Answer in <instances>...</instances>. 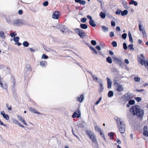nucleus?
Masks as SVG:
<instances>
[{
	"label": "nucleus",
	"mask_w": 148,
	"mask_h": 148,
	"mask_svg": "<svg viewBox=\"0 0 148 148\" xmlns=\"http://www.w3.org/2000/svg\"><path fill=\"white\" fill-rule=\"evenodd\" d=\"M101 99H102V97H100L99 100L98 101H97L95 103V104L96 105H97L99 103V102H100V101L101 100Z\"/></svg>",
	"instance_id": "43"
},
{
	"label": "nucleus",
	"mask_w": 148,
	"mask_h": 148,
	"mask_svg": "<svg viewBox=\"0 0 148 148\" xmlns=\"http://www.w3.org/2000/svg\"><path fill=\"white\" fill-rule=\"evenodd\" d=\"M116 141L119 144H120L121 143V142L119 139H116Z\"/></svg>",
	"instance_id": "62"
},
{
	"label": "nucleus",
	"mask_w": 148,
	"mask_h": 148,
	"mask_svg": "<svg viewBox=\"0 0 148 148\" xmlns=\"http://www.w3.org/2000/svg\"><path fill=\"white\" fill-rule=\"evenodd\" d=\"M121 120L120 119L118 118L116 120V122L118 124L120 132L121 133H123L125 132V125L123 122L121 121Z\"/></svg>",
	"instance_id": "2"
},
{
	"label": "nucleus",
	"mask_w": 148,
	"mask_h": 148,
	"mask_svg": "<svg viewBox=\"0 0 148 148\" xmlns=\"http://www.w3.org/2000/svg\"><path fill=\"white\" fill-rule=\"evenodd\" d=\"M117 91L121 92L123 90V88L122 85H119L118 86L117 88L116 89Z\"/></svg>",
	"instance_id": "19"
},
{
	"label": "nucleus",
	"mask_w": 148,
	"mask_h": 148,
	"mask_svg": "<svg viewBox=\"0 0 148 148\" xmlns=\"http://www.w3.org/2000/svg\"><path fill=\"white\" fill-rule=\"evenodd\" d=\"M134 80L135 81H137V82H138L139 81V77H134Z\"/></svg>",
	"instance_id": "57"
},
{
	"label": "nucleus",
	"mask_w": 148,
	"mask_h": 148,
	"mask_svg": "<svg viewBox=\"0 0 148 148\" xmlns=\"http://www.w3.org/2000/svg\"><path fill=\"white\" fill-rule=\"evenodd\" d=\"M75 31L78 35L82 38H83L86 36V34L83 30L79 28L75 29Z\"/></svg>",
	"instance_id": "5"
},
{
	"label": "nucleus",
	"mask_w": 148,
	"mask_h": 148,
	"mask_svg": "<svg viewBox=\"0 0 148 148\" xmlns=\"http://www.w3.org/2000/svg\"><path fill=\"white\" fill-rule=\"evenodd\" d=\"M139 31L141 34H142L143 37H146L147 36L144 27H143L142 25L140 24V22L139 21Z\"/></svg>",
	"instance_id": "6"
},
{
	"label": "nucleus",
	"mask_w": 148,
	"mask_h": 148,
	"mask_svg": "<svg viewBox=\"0 0 148 148\" xmlns=\"http://www.w3.org/2000/svg\"><path fill=\"white\" fill-rule=\"evenodd\" d=\"M91 44L92 45H96V41L95 40H91Z\"/></svg>",
	"instance_id": "50"
},
{
	"label": "nucleus",
	"mask_w": 148,
	"mask_h": 148,
	"mask_svg": "<svg viewBox=\"0 0 148 148\" xmlns=\"http://www.w3.org/2000/svg\"><path fill=\"white\" fill-rule=\"evenodd\" d=\"M49 2L47 1H45L43 4V5L45 6H46L48 5Z\"/></svg>",
	"instance_id": "42"
},
{
	"label": "nucleus",
	"mask_w": 148,
	"mask_h": 148,
	"mask_svg": "<svg viewBox=\"0 0 148 148\" xmlns=\"http://www.w3.org/2000/svg\"><path fill=\"white\" fill-rule=\"evenodd\" d=\"M95 129L96 131L98 132H101V129L98 126H95Z\"/></svg>",
	"instance_id": "37"
},
{
	"label": "nucleus",
	"mask_w": 148,
	"mask_h": 148,
	"mask_svg": "<svg viewBox=\"0 0 148 148\" xmlns=\"http://www.w3.org/2000/svg\"><path fill=\"white\" fill-rule=\"evenodd\" d=\"M102 30L105 32H106L108 31V28L105 26H103L102 27Z\"/></svg>",
	"instance_id": "34"
},
{
	"label": "nucleus",
	"mask_w": 148,
	"mask_h": 148,
	"mask_svg": "<svg viewBox=\"0 0 148 148\" xmlns=\"http://www.w3.org/2000/svg\"><path fill=\"white\" fill-rule=\"evenodd\" d=\"M130 112L132 115L139 116V106L134 105L131 107L130 109Z\"/></svg>",
	"instance_id": "4"
},
{
	"label": "nucleus",
	"mask_w": 148,
	"mask_h": 148,
	"mask_svg": "<svg viewBox=\"0 0 148 148\" xmlns=\"http://www.w3.org/2000/svg\"><path fill=\"white\" fill-rule=\"evenodd\" d=\"M147 130L148 127L147 126H144L143 128V134L144 136L146 137H148V131H147Z\"/></svg>",
	"instance_id": "10"
},
{
	"label": "nucleus",
	"mask_w": 148,
	"mask_h": 148,
	"mask_svg": "<svg viewBox=\"0 0 148 148\" xmlns=\"http://www.w3.org/2000/svg\"><path fill=\"white\" fill-rule=\"evenodd\" d=\"M108 136L110 137V139L112 140L114 138V133L111 132L108 133Z\"/></svg>",
	"instance_id": "20"
},
{
	"label": "nucleus",
	"mask_w": 148,
	"mask_h": 148,
	"mask_svg": "<svg viewBox=\"0 0 148 148\" xmlns=\"http://www.w3.org/2000/svg\"><path fill=\"white\" fill-rule=\"evenodd\" d=\"M133 96L131 94L127 93L125 94L123 96V99L125 102L129 100L132 99Z\"/></svg>",
	"instance_id": "7"
},
{
	"label": "nucleus",
	"mask_w": 148,
	"mask_h": 148,
	"mask_svg": "<svg viewBox=\"0 0 148 148\" xmlns=\"http://www.w3.org/2000/svg\"><path fill=\"white\" fill-rule=\"evenodd\" d=\"M89 23L92 27H95L96 26V24L93 20H90L89 22Z\"/></svg>",
	"instance_id": "22"
},
{
	"label": "nucleus",
	"mask_w": 148,
	"mask_h": 148,
	"mask_svg": "<svg viewBox=\"0 0 148 148\" xmlns=\"http://www.w3.org/2000/svg\"><path fill=\"white\" fill-rule=\"evenodd\" d=\"M12 78L13 80V84L14 85H15V79L14 77H12Z\"/></svg>",
	"instance_id": "59"
},
{
	"label": "nucleus",
	"mask_w": 148,
	"mask_h": 148,
	"mask_svg": "<svg viewBox=\"0 0 148 148\" xmlns=\"http://www.w3.org/2000/svg\"><path fill=\"white\" fill-rule=\"evenodd\" d=\"M106 60L107 62L111 64L112 62V59L110 56H108Z\"/></svg>",
	"instance_id": "29"
},
{
	"label": "nucleus",
	"mask_w": 148,
	"mask_h": 148,
	"mask_svg": "<svg viewBox=\"0 0 148 148\" xmlns=\"http://www.w3.org/2000/svg\"><path fill=\"white\" fill-rule=\"evenodd\" d=\"M100 90H99L100 92H102L103 90V88L102 84L101 83L100 85Z\"/></svg>",
	"instance_id": "41"
},
{
	"label": "nucleus",
	"mask_w": 148,
	"mask_h": 148,
	"mask_svg": "<svg viewBox=\"0 0 148 148\" xmlns=\"http://www.w3.org/2000/svg\"><path fill=\"white\" fill-rule=\"evenodd\" d=\"M128 37L129 38V41L131 43H132L133 42V39L131 34L130 32L128 33Z\"/></svg>",
	"instance_id": "28"
},
{
	"label": "nucleus",
	"mask_w": 148,
	"mask_h": 148,
	"mask_svg": "<svg viewBox=\"0 0 148 148\" xmlns=\"http://www.w3.org/2000/svg\"><path fill=\"white\" fill-rule=\"evenodd\" d=\"M125 63L127 64L129 63V61L127 59H125Z\"/></svg>",
	"instance_id": "63"
},
{
	"label": "nucleus",
	"mask_w": 148,
	"mask_h": 148,
	"mask_svg": "<svg viewBox=\"0 0 148 148\" xmlns=\"http://www.w3.org/2000/svg\"><path fill=\"white\" fill-rule=\"evenodd\" d=\"M16 35V34L14 32H13V33H12L10 34V36L12 37H14Z\"/></svg>",
	"instance_id": "54"
},
{
	"label": "nucleus",
	"mask_w": 148,
	"mask_h": 148,
	"mask_svg": "<svg viewBox=\"0 0 148 148\" xmlns=\"http://www.w3.org/2000/svg\"><path fill=\"white\" fill-rule=\"evenodd\" d=\"M0 125H1L5 126V125L0 120Z\"/></svg>",
	"instance_id": "61"
},
{
	"label": "nucleus",
	"mask_w": 148,
	"mask_h": 148,
	"mask_svg": "<svg viewBox=\"0 0 148 148\" xmlns=\"http://www.w3.org/2000/svg\"><path fill=\"white\" fill-rule=\"evenodd\" d=\"M86 134L93 143L97 144L96 136L94 133L90 130H87L86 131Z\"/></svg>",
	"instance_id": "1"
},
{
	"label": "nucleus",
	"mask_w": 148,
	"mask_h": 148,
	"mask_svg": "<svg viewBox=\"0 0 148 148\" xmlns=\"http://www.w3.org/2000/svg\"><path fill=\"white\" fill-rule=\"evenodd\" d=\"M133 45L132 44H130L128 46V48L129 49L131 50L133 49Z\"/></svg>",
	"instance_id": "44"
},
{
	"label": "nucleus",
	"mask_w": 148,
	"mask_h": 148,
	"mask_svg": "<svg viewBox=\"0 0 148 148\" xmlns=\"http://www.w3.org/2000/svg\"><path fill=\"white\" fill-rule=\"evenodd\" d=\"M86 21V18H82L81 19V21L83 23H85Z\"/></svg>",
	"instance_id": "46"
},
{
	"label": "nucleus",
	"mask_w": 148,
	"mask_h": 148,
	"mask_svg": "<svg viewBox=\"0 0 148 148\" xmlns=\"http://www.w3.org/2000/svg\"><path fill=\"white\" fill-rule=\"evenodd\" d=\"M60 15V12L58 11H56L53 13L52 17L53 19H57L59 18Z\"/></svg>",
	"instance_id": "8"
},
{
	"label": "nucleus",
	"mask_w": 148,
	"mask_h": 148,
	"mask_svg": "<svg viewBox=\"0 0 148 148\" xmlns=\"http://www.w3.org/2000/svg\"><path fill=\"white\" fill-rule=\"evenodd\" d=\"M84 96L83 94H81L79 96L77 97L76 99L80 102H82L84 99Z\"/></svg>",
	"instance_id": "13"
},
{
	"label": "nucleus",
	"mask_w": 148,
	"mask_h": 148,
	"mask_svg": "<svg viewBox=\"0 0 148 148\" xmlns=\"http://www.w3.org/2000/svg\"><path fill=\"white\" fill-rule=\"evenodd\" d=\"M123 49L124 50H126L127 49V47L125 43H124L123 44Z\"/></svg>",
	"instance_id": "45"
},
{
	"label": "nucleus",
	"mask_w": 148,
	"mask_h": 148,
	"mask_svg": "<svg viewBox=\"0 0 148 148\" xmlns=\"http://www.w3.org/2000/svg\"><path fill=\"white\" fill-rule=\"evenodd\" d=\"M8 104H6V106L7 107H8V109L10 110H12L11 106H10V107H8Z\"/></svg>",
	"instance_id": "60"
},
{
	"label": "nucleus",
	"mask_w": 148,
	"mask_h": 148,
	"mask_svg": "<svg viewBox=\"0 0 148 148\" xmlns=\"http://www.w3.org/2000/svg\"><path fill=\"white\" fill-rule=\"evenodd\" d=\"M23 45L24 46L26 47H27L29 46V44L27 42V41H25L23 42Z\"/></svg>",
	"instance_id": "36"
},
{
	"label": "nucleus",
	"mask_w": 148,
	"mask_h": 148,
	"mask_svg": "<svg viewBox=\"0 0 148 148\" xmlns=\"http://www.w3.org/2000/svg\"><path fill=\"white\" fill-rule=\"evenodd\" d=\"M96 48L99 50H101V47L99 46H97L96 47Z\"/></svg>",
	"instance_id": "64"
},
{
	"label": "nucleus",
	"mask_w": 148,
	"mask_h": 148,
	"mask_svg": "<svg viewBox=\"0 0 148 148\" xmlns=\"http://www.w3.org/2000/svg\"><path fill=\"white\" fill-rule=\"evenodd\" d=\"M72 116L73 118L77 117V118H79L80 116V112L78 110H77L75 112H74Z\"/></svg>",
	"instance_id": "9"
},
{
	"label": "nucleus",
	"mask_w": 148,
	"mask_h": 148,
	"mask_svg": "<svg viewBox=\"0 0 148 148\" xmlns=\"http://www.w3.org/2000/svg\"><path fill=\"white\" fill-rule=\"evenodd\" d=\"M123 5L124 7L126 9H128V7L127 5V2H126L125 3H123Z\"/></svg>",
	"instance_id": "49"
},
{
	"label": "nucleus",
	"mask_w": 148,
	"mask_h": 148,
	"mask_svg": "<svg viewBox=\"0 0 148 148\" xmlns=\"http://www.w3.org/2000/svg\"><path fill=\"white\" fill-rule=\"evenodd\" d=\"M87 18H88V19H89L90 20H92V17L90 16H89V15H88L87 16Z\"/></svg>",
	"instance_id": "58"
},
{
	"label": "nucleus",
	"mask_w": 148,
	"mask_h": 148,
	"mask_svg": "<svg viewBox=\"0 0 148 148\" xmlns=\"http://www.w3.org/2000/svg\"><path fill=\"white\" fill-rule=\"evenodd\" d=\"M89 47L91 50H92L96 54H97V51L93 47L90 46Z\"/></svg>",
	"instance_id": "35"
},
{
	"label": "nucleus",
	"mask_w": 148,
	"mask_h": 148,
	"mask_svg": "<svg viewBox=\"0 0 148 148\" xmlns=\"http://www.w3.org/2000/svg\"><path fill=\"white\" fill-rule=\"evenodd\" d=\"M18 13L20 15L22 14L23 13V11L21 10H19L18 11Z\"/></svg>",
	"instance_id": "56"
},
{
	"label": "nucleus",
	"mask_w": 148,
	"mask_h": 148,
	"mask_svg": "<svg viewBox=\"0 0 148 148\" xmlns=\"http://www.w3.org/2000/svg\"><path fill=\"white\" fill-rule=\"evenodd\" d=\"M127 10H125L123 11H121V14L122 16H124L127 15Z\"/></svg>",
	"instance_id": "30"
},
{
	"label": "nucleus",
	"mask_w": 148,
	"mask_h": 148,
	"mask_svg": "<svg viewBox=\"0 0 148 148\" xmlns=\"http://www.w3.org/2000/svg\"><path fill=\"white\" fill-rule=\"evenodd\" d=\"M19 38L18 37H15L14 38V40L15 42H18L19 41Z\"/></svg>",
	"instance_id": "40"
},
{
	"label": "nucleus",
	"mask_w": 148,
	"mask_h": 148,
	"mask_svg": "<svg viewBox=\"0 0 148 148\" xmlns=\"http://www.w3.org/2000/svg\"><path fill=\"white\" fill-rule=\"evenodd\" d=\"M40 65L42 67H45V65L47 64L46 62L42 61L40 62Z\"/></svg>",
	"instance_id": "26"
},
{
	"label": "nucleus",
	"mask_w": 148,
	"mask_h": 148,
	"mask_svg": "<svg viewBox=\"0 0 148 148\" xmlns=\"http://www.w3.org/2000/svg\"><path fill=\"white\" fill-rule=\"evenodd\" d=\"M42 58L47 59L48 58V57L45 54H43L42 56Z\"/></svg>",
	"instance_id": "48"
},
{
	"label": "nucleus",
	"mask_w": 148,
	"mask_h": 148,
	"mask_svg": "<svg viewBox=\"0 0 148 148\" xmlns=\"http://www.w3.org/2000/svg\"><path fill=\"white\" fill-rule=\"evenodd\" d=\"M135 101L134 100H131L129 101L128 104H127L126 105V107L127 108H129L130 107V105H132L134 104Z\"/></svg>",
	"instance_id": "15"
},
{
	"label": "nucleus",
	"mask_w": 148,
	"mask_h": 148,
	"mask_svg": "<svg viewBox=\"0 0 148 148\" xmlns=\"http://www.w3.org/2000/svg\"><path fill=\"white\" fill-rule=\"evenodd\" d=\"M29 110L30 111L34 113L37 114H41L40 113L38 112L37 110H35L33 108H29Z\"/></svg>",
	"instance_id": "17"
},
{
	"label": "nucleus",
	"mask_w": 148,
	"mask_h": 148,
	"mask_svg": "<svg viewBox=\"0 0 148 148\" xmlns=\"http://www.w3.org/2000/svg\"><path fill=\"white\" fill-rule=\"evenodd\" d=\"M111 25L112 26H115V22L114 21H111Z\"/></svg>",
	"instance_id": "51"
},
{
	"label": "nucleus",
	"mask_w": 148,
	"mask_h": 148,
	"mask_svg": "<svg viewBox=\"0 0 148 148\" xmlns=\"http://www.w3.org/2000/svg\"><path fill=\"white\" fill-rule=\"evenodd\" d=\"M127 36V34L126 33H124L122 34V37L124 39H125L126 38Z\"/></svg>",
	"instance_id": "47"
},
{
	"label": "nucleus",
	"mask_w": 148,
	"mask_h": 148,
	"mask_svg": "<svg viewBox=\"0 0 148 148\" xmlns=\"http://www.w3.org/2000/svg\"><path fill=\"white\" fill-rule=\"evenodd\" d=\"M144 113V110L142 109H140L139 107V116L140 117L141 116H143Z\"/></svg>",
	"instance_id": "21"
},
{
	"label": "nucleus",
	"mask_w": 148,
	"mask_h": 148,
	"mask_svg": "<svg viewBox=\"0 0 148 148\" xmlns=\"http://www.w3.org/2000/svg\"><path fill=\"white\" fill-rule=\"evenodd\" d=\"M100 15L101 17L102 18H104L106 17V14L105 13H103V12H101L100 13Z\"/></svg>",
	"instance_id": "31"
},
{
	"label": "nucleus",
	"mask_w": 148,
	"mask_h": 148,
	"mask_svg": "<svg viewBox=\"0 0 148 148\" xmlns=\"http://www.w3.org/2000/svg\"><path fill=\"white\" fill-rule=\"evenodd\" d=\"M1 113L3 115V118L7 120L9 119V116L7 114H5L3 111L1 112Z\"/></svg>",
	"instance_id": "14"
},
{
	"label": "nucleus",
	"mask_w": 148,
	"mask_h": 148,
	"mask_svg": "<svg viewBox=\"0 0 148 148\" xmlns=\"http://www.w3.org/2000/svg\"><path fill=\"white\" fill-rule=\"evenodd\" d=\"M110 37H112L114 36V32H111L110 33Z\"/></svg>",
	"instance_id": "52"
},
{
	"label": "nucleus",
	"mask_w": 148,
	"mask_h": 148,
	"mask_svg": "<svg viewBox=\"0 0 148 148\" xmlns=\"http://www.w3.org/2000/svg\"><path fill=\"white\" fill-rule=\"evenodd\" d=\"M1 78H0V85H1V87L4 89H7L8 88L7 84L6 83L3 84L2 83V82L1 80Z\"/></svg>",
	"instance_id": "12"
},
{
	"label": "nucleus",
	"mask_w": 148,
	"mask_h": 148,
	"mask_svg": "<svg viewBox=\"0 0 148 148\" xmlns=\"http://www.w3.org/2000/svg\"><path fill=\"white\" fill-rule=\"evenodd\" d=\"M113 95V92L112 91H109L108 93V97H112Z\"/></svg>",
	"instance_id": "33"
},
{
	"label": "nucleus",
	"mask_w": 148,
	"mask_h": 148,
	"mask_svg": "<svg viewBox=\"0 0 148 148\" xmlns=\"http://www.w3.org/2000/svg\"><path fill=\"white\" fill-rule=\"evenodd\" d=\"M112 45L114 47H116L117 46V43L116 41H114L112 42Z\"/></svg>",
	"instance_id": "39"
},
{
	"label": "nucleus",
	"mask_w": 148,
	"mask_h": 148,
	"mask_svg": "<svg viewBox=\"0 0 148 148\" xmlns=\"http://www.w3.org/2000/svg\"><path fill=\"white\" fill-rule=\"evenodd\" d=\"M75 1L76 3H79L81 5H84L86 3L85 1L84 0H75Z\"/></svg>",
	"instance_id": "16"
},
{
	"label": "nucleus",
	"mask_w": 148,
	"mask_h": 148,
	"mask_svg": "<svg viewBox=\"0 0 148 148\" xmlns=\"http://www.w3.org/2000/svg\"><path fill=\"white\" fill-rule=\"evenodd\" d=\"M18 118L19 120L21 121L23 123L26 125H27V123H26L25 121L20 116H18Z\"/></svg>",
	"instance_id": "18"
},
{
	"label": "nucleus",
	"mask_w": 148,
	"mask_h": 148,
	"mask_svg": "<svg viewBox=\"0 0 148 148\" xmlns=\"http://www.w3.org/2000/svg\"><path fill=\"white\" fill-rule=\"evenodd\" d=\"M107 79L108 82V88H110L111 87V84L112 82H110V80L108 78H107Z\"/></svg>",
	"instance_id": "23"
},
{
	"label": "nucleus",
	"mask_w": 148,
	"mask_h": 148,
	"mask_svg": "<svg viewBox=\"0 0 148 148\" xmlns=\"http://www.w3.org/2000/svg\"><path fill=\"white\" fill-rule=\"evenodd\" d=\"M100 134L101 135V136L105 140H106V139L104 135L101 132H100Z\"/></svg>",
	"instance_id": "53"
},
{
	"label": "nucleus",
	"mask_w": 148,
	"mask_h": 148,
	"mask_svg": "<svg viewBox=\"0 0 148 148\" xmlns=\"http://www.w3.org/2000/svg\"><path fill=\"white\" fill-rule=\"evenodd\" d=\"M129 4L130 5L134 4L135 6H136L138 5V3L136 1L133 0L129 2Z\"/></svg>",
	"instance_id": "27"
},
{
	"label": "nucleus",
	"mask_w": 148,
	"mask_h": 148,
	"mask_svg": "<svg viewBox=\"0 0 148 148\" xmlns=\"http://www.w3.org/2000/svg\"><path fill=\"white\" fill-rule=\"evenodd\" d=\"M0 37L3 39H4L5 38V36L4 33L3 31H2L0 32Z\"/></svg>",
	"instance_id": "32"
},
{
	"label": "nucleus",
	"mask_w": 148,
	"mask_h": 148,
	"mask_svg": "<svg viewBox=\"0 0 148 148\" xmlns=\"http://www.w3.org/2000/svg\"><path fill=\"white\" fill-rule=\"evenodd\" d=\"M140 56L142 58L139 57V64L143 66L144 65L145 67L148 69V60H145V57L143 54H140Z\"/></svg>",
	"instance_id": "3"
},
{
	"label": "nucleus",
	"mask_w": 148,
	"mask_h": 148,
	"mask_svg": "<svg viewBox=\"0 0 148 148\" xmlns=\"http://www.w3.org/2000/svg\"><path fill=\"white\" fill-rule=\"evenodd\" d=\"M22 22L19 19H17L15 20L13 23L14 25H17L18 26L22 24Z\"/></svg>",
	"instance_id": "11"
},
{
	"label": "nucleus",
	"mask_w": 148,
	"mask_h": 148,
	"mask_svg": "<svg viewBox=\"0 0 148 148\" xmlns=\"http://www.w3.org/2000/svg\"><path fill=\"white\" fill-rule=\"evenodd\" d=\"M80 27L84 29H87L88 27L87 25L85 24H80Z\"/></svg>",
	"instance_id": "24"
},
{
	"label": "nucleus",
	"mask_w": 148,
	"mask_h": 148,
	"mask_svg": "<svg viewBox=\"0 0 148 148\" xmlns=\"http://www.w3.org/2000/svg\"><path fill=\"white\" fill-rule=\"evenodd\" d=\"M121 12V11L119 9H118L116 11L115 14L117 15H120Z\"/></svg>",
	"instance_id": "38"
},
{
	"label": "nucleus",
	"mask_w": 148,
	"mask_h": 148,
	"mask_svg": "<svg viewBox=\"0 0 148 148\" xmlns=\"http://www.w3.org/2000/svg\"><path fill=\"white\" fill-rule=\"evenodd\" d=\"M142 91H143V93L144 94L145 93V90L142 89H139V92H140Z\"/></svg>",
	"instance_id": "55"
},
{
	"label": "nucleus",
	"mask_w": 148,
	"mask_h": 148,
	"mask_svg": "<svg viewBox=\"0 0 148 148\" xmlns=\"http://www.w3.org/2000/svg\"><path fill=\"white\" fill-rule=\"evenodd\" d=\"M13 122L15 124H18L19 126L21 127H23V128L24 127V126L21 125L20 123H18V121L17 120H16V119H14V120H13Z\"/></svg>",
	"instance_id": "25"
}]
</instances>
